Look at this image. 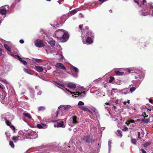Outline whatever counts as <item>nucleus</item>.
<instances>
[{"instance_id":"f257e3e1","label":"nucleus","mask_w":153,"mask_h":153,"mask_svg":"<svg viewBox=\"0 0 153 153\" xmlns=\"http://www.w3.org/2000/svg\"><path fill=\"white\" fill-rule=\"evenodd\" d=\"M64 30L60 29L56 31V34L57 35V38H62L64 40H67L68 38V34L67 33H64Z\"/></svg>"},{"instance_id":"f03ea898","label":"nucleus","mask_w":153,"mask_h":153,"mask_svg":"<svg viewBox=\"0 0 153 153\" xmlns=\"http://www.w3.org/2000/svg\"><path fill=\"white\" fill-rule=\"evenodd\" d=\"M35 46L38 48H42L44 46V41L42 40H36L35 42Z\"/></svg>"},{"instance_id":"7ed1b4c3","label":"nucleus","mask_w":153,"mask_h":153,"mask_svg":"<svg viewBox=\"0 0 153 153\" xmlns=\"http://www.w3.org/2000/svg\"><path fill=\"white\" fill-rule=\"evenodd\" d=\"M86 35L88 36V37H87L86 39V42L89 44L92 43L93 42L92 39L89 36H91L92 37L93 36V34L92 32L91 31H88V32L86 33Z\"/></svg>"},{"instance_id":"20e7f679","label":"nucleus","mask_w":153,"mask_h":153,"mask_svg":"<svg viewBox=\"0 0 153 153\" xmlns=\"http://www.w3.org/2000/svg\"><path fill=\"white\" fill-rule=\"evenodd\" d=\"M62 108V111L65 112L71 109L72 107L70 105H67L65 106L61 105L58 107V108Z\"/></svg>"},{"instance_id":"39448f33","label":"nucleus","mask_w":153,"mask_h":153,"mask_svg":"<svg viewBox=\"0 0 153 153\" xmlns=\"http://www.w3.org/2000/svg\"><path fill=\"white\" fill-rule=\"evenodd\" d=\"M54 127L65 128V125L64 124V122L63 121H61L59 123L54 124Z\"/></svg>"},{"instance_id":"423d86ee","label":"nucleus","mask_w":153,"mask_h":153,"mask_svg":"<svg viewBox=\"0 0 153 153\" xmlns=\"http://www.w3.org/2000/svg\"><path fill=\"white\" fill-rule=\"evenodd\" d=\"M82 140L87 143H90L92 141L90 135H87L82 137Z\"/></svg>"},{"instance_id":"0eeeda50","label":"nucleus","mask_w":153,"mask_h":153,"mask_svg":"<svg viewBox=\"0 0 153 153\" xmlns=\"http://www.w3.org/2000/svg\"><path fill=\"white\" fill-rule=\"evenodd\" d=\"M56 66L57 68H60L64 70L65 71H66L67 69L63 64L62 63H58L56 65Z\"/></svg>"},{"instance_id":"6e6552de","label":"nucleus","mask_w":153,"mask_h":153,"mask_svg":"<svg viewBox=\"0 0 153 153\" xmlns=\"http://www.w3.org/2000/svg\"><path fill=\"white\" fill-rule=\"evenodd\" d=\"M7 12V10L5 7H2L0 8V14L3 15L5 14Z\"/></svg>"},{"instance_id":"1a4fd4ad","label":"nucleus","mask_w":153,"mask_h":153,"mask_svg":"<svg viewBox=\"0 0 153 153\" xmlns=\"http://www.w3.org/2000/svg\"><path fill=\"white\" fill-rule=\"evenodd\" d=\"M79 108L81 110H83L84 111H87L91 114H92V111L87 108L84 106H79Z\"/></svg>"},{"instance_id":"9d476101","label":"nucleus","mask_w":153,"mask_h":153,"mask_svg":"<svg viewBox=\"0 0 153 153\" xmlns=\"http://www.w3.org/2000/svg\"><path fill=\"white\" fill-rule=\"evenodd\" d=\"M71 119L72 120V123L73 124H76L78 123L77 120V117L76 116H74L72 117Z\"/></svg>"},{"instance_id":"9b49d317","label":"nucleus","mask_w":153,"mask_h":153,"mask_svg":"<svg viewBox=\"0 0 153 153\" xmlns=\"http://www.w3.org/2000/svg\"><path fill=\"white\" fill-rule=\"evenodd\" d=\"M67 87L69 88L75 89L76 88V86L75 84L71 83H69L68 84Z\"/></svg>"},{"instance_id":"f8f14e48","label":"nucleus","mask_w":153,"mask_h":153,"mask_svg":"<svg viewBox=\"0 0 153 153\" xmlns=\"http://www.w3.org/2000/svg\"><path fill=\"white\" fill-rule=\"evenodd\" d=\"M36 70L39 72H42L43 71L44 68L39 66H35Z\"/></svg>"},{"instance_id":"ddd939ff","label":"nucleus","mask_w":153,"mask_h":153,"mask_svg":"<svg viewBox=\"0 0 153 153\" xmlns=\"http://www.w3.org/2000/svg\"><path fill=\"white\" fill-rule=\"evenodd\" d=\"M37 126L40 129L45 128H46V125L43 124H42V125L39 124H38L37 125Z\"/></svg>"},{"instance_id":"4468645a","label":"nucleus","mask_w":153,"mask_h":153,"mask_svg":"<svg viewBox=\"0 0 153 153\" xmlns=\"http://www.w3.org/2000/svg\"><path fill=\"white\" fill-rule=\"evenodd\" d=\"M23 114L25 117H27L29 119H32L31 115L28 113L24 112L23 113Z\"/></svg>"},{"instance_id":"2eb2a0df","label":"nucleus","mask_w":153,"mask_h":153,"mask_svg":"<svg viewBox=\"0 0 153 153\" xmlns=\"http://www.w3.org/2000/svg\"><path fill=\"white\" fill-rule=\"evenodd\" d=\"M48 43L52 47L54 46L55 44V41L53 40H51L48 42Z\"/></svg>"},{"instance_id":"dca6fc26","label":"nucleus","mask_w":153,"mask_h":153,"mask_svg":"<svg viewBox=\"0 0 153 153\" xmlns=\"http://www.w3.org/2000/svg\"><path fill=\"white\" fill-rule=\"evenodd\" d=\"M65 89L67 91L69 92L71 94H73L74 95H79V92L76 91L75 93L74 92H71V91H70V90H69L67 88H66Z\"/></svg>"},{"instance_id":"f3484780","label":"nucleus","mask_w":153,"mask_h":153,"mask_svg":"<svg viewBox=\"0 0 153 153\" xmlns=\"http://www.w3.org/2000/svg\"><path fill=\"white\" fill-rule=\"evenodd\" d=\"M115 73L118 76H122L123 75L124 73L123 72H120L118 71H115Z\"/></svg>"},{"instance_id":"a211bd4d","label":"nucleus","mask_w":153,"mask_h":153,"mask_svg":"<svg viewBox=\"0 0 153 153\" xmlns=\"http://www.w3.org/2000/svg\"><path fill=\"white\" fill-rule=\"evenodd\" d=\"M4 46L5 48L8 51L10 52L11 49L10 47L7 44H5L4 45Z\"/></svg>"},{"instance_id":"6ab92c4d","label":"nucleus","mask_w":153,"mask_h":153,"mask_svg":"<svg viewBox=\"0 0 153 153\" xmlns=\"http://www.w3.org/2000/svg\"><path fill=\"white\" fill-rule=\"evenodd\" d=\"M114 82L116 84L118 85H120L121 84V81L118 79H115L114 81Z\"/></svg>"},{"instance_id":"aec40b11","label":"nucleus","mask_w":153,"mask_h":153,"mask_svg":"<svg viewBox=\"0 0 153 153\" xmlns=\"http://www.w3.org/2000/svg\"><path fill=\"white\" fill-rule=\"evenodd\" d=\"M110 79L108 81V82L110 83H113V82L115 80V78L114 77L111 76L109 77Z\"/></svg>"},{"instance_id":"412c9836","label":"nucleus","mask_w":153,"mask_h":153,"mask_svg":"<svg viewBox=\"0 0 153 153\" xmlns=\"http://www.w3.org/2000/svg\"><path fill=\"white\" fill-rule=\"evenodd\" d=\"M6 93L5 92L2 93L1 96H0L1 99L2 100H4L5 97H6Z\"/></svg>"},{"instance_id":"4be33fe9","label":"nucleus","mask_w":153,"mask_h":153,"mask_svg":"<svg viewBox=\"0 0 153 153\" xmlns=\"http://www.w3.org/2000/svg\"><path fill=\"white\" fill-rule=\"evenodd\" d=\"M5 123L8 126H10L11 125V123L9 120H5Z\"/></svg>"},{"instance_id":"5701e85b","label":"nucleus","mask_w":153,"mask_h":153,"mask_svg":"<svg viewBox=\"0 0 153 153\" xmlns=\"http://www.w3.org/2000/svg\"><path fill=\"white\" fill-rule=\"evenodd\" d=\"M45 109V108L44 107L42 106H40L38 108V111H43Z\"/></svg>"},{"instance_id":"b1692460","label":"nucleus","mask_w":153,"mask_h":153,"mask_svg":"<svg viewBox=\"0 0 153 153\" xmlns=\"http://www.w3.org/2000/svg\"><path fill=\"white\" fill-rule=\"evenodd\" d=\"M23 71L25 72H26V73L28 74H29L30 75L32 74L26 68H24L23 69Z\"/></svg>"},{"instance_id":"393cba45","label":"nucleus","mask_w":153,"mask_h":153,"mask_svg":"<svg viewBox=\"0 0 153 153\" xmlns=\"http://www.w3.org/2000/svg\"><path fill=\"white\" fill-rule=\"evenodd\" d=\"M117 132L119 134L118 135V136L120 137H121L123 136V135L122 133V131H121L120 130H117Z\"/></svg>"},{"instance_id":"a878e982","label":"nucleus","mask_w":153,"mask_h":153,"mask_svg":"<svg viewBox=\"0 0 153 153\" xmlns=\"http://www.w3.org/2000/svg\"><path fill=\"white\" fill-rule=\"evenodd\" d=\"M24 65H27V62L24 60H22V58L21 59H20L19 60Z\"/></svg>"},{"instance_id":"bb28decb","label":"nucleus","mask_w":153,"mask_h":153,"mask_svg":"<svg viewBox=\"0 0 153 153\" xmlns=\"http://www.w3.org/2000/svg\"><path fill=\"white\" fill-rule=\"evenodd\" d=\"M12 139L15 143L17 142L18 140L17 137H15V136H13L12 138Z\"/></svg>"},{"instance_id":"cd10ccee","label":"nucleus","mask_w":153,"mask_h":153,"mask_svg":"<svg viewBox=\"0 0 153 153\" xmlns=\"http://www.w3.org/2000/svg\"><path fill=\"white\" fill-rule=\"evenodd\" d=\"M151 144V143L150 142H149L144 143L143 145V146L144 147H147V146L150 145Z\"/></svg>"},{"instance_id":"c85d7f7f","label":"nucleus","mask_w":153,"mask_h":153,"mask_svg":"<svg viewBox=\"0 0 153 153\" xmlns=\"http://www.w3.org/2000/svg\"><path fill=\"white\" fill-rule=\"evenodd\" d=\"M77 12V10L76 9H75L73 10H71L70 11V13L71 15H73L75 14Z\"/></svg>"},{"instance_id":"c756f323","label":"nucleus","mask_w":153,"mask_h":153,"mask_svg":"<svg viewBox=\"0 0 153 153\" xmlns=\"http://www.w3.org/2000/svg\"><path fill=\"white\" fill-rule=\"evenodd\" d=\"M131 142L134 144L136 145V144L137 141L135 139H131Z\"/></svg>"},{"instance_id":"7c9ffc66","label":"nucleus","mask_w":153,"mask_h":153,"mask_svg":"<svg viewBox=\"0 0 153 153\" xmlns=\"http://www.w3.org/2000/svg\"><path fill=\"white\" fill-rule=\"evenodd\" d=\"M14 57L16 58V59H19V60H20V59H22V58H21L20 56H19L18 55H15V56H14Z\"/></svg>"},{"instance_id":"2f4dec72","label":"nucleus","mask_w":153,"mask_h":153,"mask_svg":"<svg viewBox=\"0 0 153 153\" xmlns=\"http://www.w3.org/2000/svg\"><path fill=\"white\" fill-rule=\"evenodd\" d=\"M5 134L6 135V137L7 138H9L10 137V133H9L8 132H5Z\"/></svg>"},{"instance_id":"473e14b6","label":"nucleus","mask_w":153,"mask_h":153,"mask_svg":"<svg viewBox=\"0 0 153 153\" xmlns=\"http://www.w3.org/2000/svg\"><path fill=\"white\" fill-rule=\"evenodd\" d=\"M9 144L10 146H11V147L14 148V144L13 142H12V141H10Z\"/></svg>"},{"instance_id":"72a5a7b5","label":"nucleus","mask_w":153,"mask_h":153,"mask_svg":"<svg viewBox=\"0 0 153 153\" xmlns=\"http://www.w3.org/2000/svg\"><path fill=\"white\" fill-rule=\"evenodd\" d=\"M34 61H35L38 62H42V60L41 59H34Z\"/></svg>"},{"instance_id":"f704fd0d","label":"nucleus","mask_w":153,"mask_h":153,"mask_svg":"<svg viewBox=\"0 0 153 153\" xmlns=\"http://www.w3.org/2000/svg\"><path fill=\"white\" fill-rule=\"evenodd\" d=\"M9 127L11 128L13 130L14 132H15L16 128L14 126H13V125H11Z\"/></svg>"},{"instance_id":"c9c22d12","label":"nucleus","mask_w":153,"mask_h":153,"mask_svg":"<svg viewBox=\"0 0 153 153\" xmlns=\"http://www.w3.org/2000/svg\"><path fill=\"white\" fill-rule=\"evenodd\" d=\"M147 1L146 0H142V4L143 5H147Z\"/></svg>"},{"instance_id":"e433bc0d","label":"nucleus","mask_w":153,"mask_h":153,"mask_svg":"<svg viewBox=\"0 0 153 153\" xmlns=\"http://www.w3.org/2000/svg\"><path fill=\"white\" fill-rule=\"evenodd\" d=\"M136 89V88L135 87H132L130 88V91L131 92H132L134 91Z\"/></svg>"},{"instance_id":"4c0bfd02","label":"nucleus","mask_w":153,"mask_h":153,"mask_svg":"<svg viewBox=\"0 0 153 153\" xmlns=\"http://www.w3.org/2000/svg\"><path fill=\"white\" fill-rule=\"evenodd\" d=\"M84 105V103L83 102L81 101H79L78 103V105Z\"/></svg>"},{"instance_id":"58836bf2","label":"nucleus","mask_w":153,"mask_h":153,"mask_svg":"<svg viewBox=\"0 0 153 153\" xmlns=\"http://www.w3.org/2000/svg\"><path fill=\"white\" fill-rule=\"evenodd\" d=\"M73 68L74 70V71H75V72L77 73L78 72V71H79L75 67L73 66Z\"/></svg>"},{"instance_id":"ea45409f","label":"nucleus","mask_w":153,"mask_h":153,"mask_svg":"<svg viewBox=\"0 0 153 153\" xmlns=\"http://www.w3.org/2000/svg\"><path fill=\"white\" fill-rule=\"evenodd\" d=\"M142 121L145 123H147L149 122V121L148 119H142Z\"/></svg>"},{"instance_id":"a19ab883","label":"nucleus","mask_w":153,"mask_h":153,"mask_svg":"<svg viewBox=\"0 0 153 153\" xmlns=\"http://www.w3.org/2000/svg\"><path fill=\"white\" fill-rule=\"evenodd\" d=\"M56 83L57 85H59V86H60L61 87H62V88H65V85H63V84H61V83H58V82H56Z\"/></svg>"},{"instance_id":"79ce46f5","label":"nucleus","mask_w":153,"mask_h":153,"mask_svg":"<svg viewBox=\"0 0 153 153\" xmlns=\"http://www.w3.org/2000/svg\"><path fill=\"white\" fill-rule=\"evenodd\" d=\"M134 120H128V124H130L131 123H134Z\"/></svg>"},{"instance_id":"37998d69","label":"nucleus","mask_w":153,"mask_h":153,"mask_svg":"<svg viewBox=\"0 0 153 153\" xmlns=\"http://www.w3.org/2000/svg\"><path fill=\"white\" fill-rule=\"evenodd\" d=\"M142 115L143 117H144V118L145 117H148V115L146 114L145 112L143 113Z\"/></svg>"},{"instance_id":"c03bdc74","label":"nucleus","mask_w":153,"mask_h":153,"mask_svg":"<svg viewBox=\"0 0 153 153\" xmlns=\"http://www.w3.org/2000/svg\"><path fill=\"white\" fill-rule=\"evenodd\" d=\"M128 129V128L127 127H125L124 128L122 129V130L124 131H126Z\"/></svg>"},{"instance_id":"a18cd8bd","label":"nucleus","mask_w":153,"mask_h":153,"mask_svg":"<svg viewBox=\"0 0 153 153\" xmlns=\"http://www.w3.org/2000/svg\"><path fill=\"white\" fill-rule=\"evenodd\" d=\"M127 103H130V100H128L127 101H124L123 102V103L124 105H126Z\"/></svg>"},{"instance_id":"49530a36","label":"nucleus","mask_w":153,"mask_h":153,"mask_svg":"<svg viewBox=\"0 0 153 153\" xmlns=\"http://www.w3.org/2000/svg\"><path fill=\"white\" fill-rule=\"evenodd\" d=\"M0 88L3 90L4 89V86H3V85L0 83Z\"/></svg>"},{"instance_id":"de8ad7c7","label":"nucleus","mask_w":153,"mask_h":153,"mask_svg":"<svg viewBox=\"0 0 153 153\" xmlns=\"http://www.w3.org/2000/svg\"><path fill=\"white\" fill-rule=\"evenodd\" d=\"M139 76L138 75H137V76H135V79L136 80H138L139 78Z\"/></svg>"},{"instance_id":"09e8293b","label":"nucleus","mask_w":153,"mask_h":153,"mask_svg":"<svg viewBox=\"0 0 153 153\" xmlns=\"http://www.w3.org/2000/svg\"><path fill=\"white\" fill-rule=\"evenodd\" d=\"M141 151L143 153H147L146 151L143 149H141Z\"/></svg>"},{"instance_id":"8fccbe9b","label":"nucleus","mask_w":153,"mask_h":153,"mask_svg":"<svg viewBox=\"0 0 153 153\" xmlns=\"http://www.w3.org/2000/svg\"><path fill=\"white\" fill-rule=\"evenodd\" d=\"M149 102L150 103H152L153 102V100L152 99H150L149 100Z\"/></svg>"},{"instance_id":"3c124183","label":"nucleus","mask_w":153,"mask_h":153,"mask_svg":"<svg viewBox=\"0 0 153 153\" xmlns=\"http://www.w3.org/2000/svg\"><path fill=\"white\" fill-rule=\"evenodd\" d=\"M19 42L21 44H23L24 42V41L22 39H20L19 40Z\"/></svg>"},{"instance_id":"603ef678","label":"nucleus","mask_w":153,"mask_h":153,"mask_svg":"<svg viewBox=\"0 0 153 153\" xmlns=\"http://www.w3.org/2000/svg\"><path fill=\"white\" fill-rule=\"evenodd\" d=\"M79 28L81 30H82V25H79Z\"/></svg>"},{"instance_id":"864d4df0","label":"nucleus","mask_w":153,"mask_h":153,"mask_svg":"<svg viewBox=\"0 0 153 153\" xmlns=\"http://www.w3.org/2000/svg\"><path fill=\"white\" fill-rule=\"evenodd\" d=\"M88 26H86L85 28L83 29V30H87L88 29Z\"/></svg>"},{"instance_id":"5fc2aeb1","label":"nucleus","mask_w":153,"mask_h":153,"mask_svg":"<svg viewBox=\"0 0 153 153\" xmlns=\"http://www.w3.org/2000/svg\"><path fill=\"white\" fill-rule=\"evenodd\" d=\"M15 137H17L18 140L21 139V137L19 135H17L16 136H15Z\"/></svg>"},{"instance_id":"6e6d98bb","label":"nucleus","mask_w":153,"mask_h":153,"mask_svg":"<svg viewBox=\"0 0 153 153\" xmlns=\"http://www.w3.org/2000/svg\"><path fill=\"white\" fill-rule=\"evenodd\" d=\"M140 132H138V138L139 139H140L141 137H140Z\"/></svg>"},{"instance_id":"4d7b16f0","label":"nucleus","mask_w":153,"mask_h":153,"mask_svg":"<svg viewBox=\"0 0 153 153\" xmlns=\"http://www.w3.org/2000/svg\"><path fill=\"white\" fill-rule=\"evenodd\" d=\"M126 71L128 73H131V70L129 69H127Z\"/></svg>"},{"instance_id":"13d9d810","label":"nucleus","mask_w":153,"mask_h":153,"mask_svg":"<svg viewBox=\"0 0 153 153\" xmlns=\"http://www.w3.org/2000/svg\"><path fill=\"white\" fill-rule=\"evenodd\" d=\"M134 1L135 3H137L138 5H139V1H137L136 0H134Z\"/></svg>"},{"instance_id":"bf43d9fd","label":"nucleus","mask_w":153,"mask_h":153,"mask_svg":"<svg viewBox=\"0 0 153 153\" xmlns=\"http://www.w3.org/2000/svg\"><path fill=\"white\" fill-rule=\"evenodd\" d=\"M59 113V111H57L56 112V117H58V114Z\"/></svg>"},{"instance_id":"052dcab7","label":"nucleus","mask_w":153,"mask_h":153,"mask_svg":"<svg viewBox=\"0 0 153 153\" xmlns=\"http://www.w3.org/2000/svg\"><path fill=\"white\" fill-rule=\"evenodd\" d=\"M1 81L5 83H7V82L5 79H4L3 80H1Z\"/></svg>"},{"instance_id":"680f3d73","label":"nucleus","mask_w":153,"mask_h":153,"mask_svg":"<svg viewBox=\"0 0 153 153\" xmlns=\"http://www.w3.org/2000/svg\"><path fill=\"white\" fill-rule=\"evenodd\" d=\"M59 120H52V121L53 123H54V122H57Z\"/></svg>"},{"instance_id":"e2e57ef3","label":"nucleus","mask_w":153,"mask_h":153,"mask_svg":"<svg viewBox=\"0 0 153 153\" xmlns=\"http://www.w3.org/2000/svg\"><path fill=\"white\" fill-rule=\"evenodd\" d=\"M105 0H98V1L100 2H103L105 1Z\"/></svg>"},{"instance_id":"0e129e2a","label":"nucleus","mask_w":153,"mask_h":153,"mask_svg":"<svg viewBox=\"0 0 153 153\" xmlns=\"http://www.w3.org/2000/svg\"><path fill=\"white\" fill-rule=\"evenodd\" d=\"M117 90V89H116V88H112L111 91V94H112V92L113 90Z\"/></svg>"},{"instance_id":"69168bd1","label":"nucleus","mask_w":153,"mask_h":153,"mask_svg":"<svg viewBox=\"0 0 153 153\" xmlns=\"http://www.w3.org/2000/svg\"><path fill=\"white\" fill-rule=\"evenodd\" d=\"M2 55V51L1 49H0V56H1Z\"/></svg>"},{"instance_id":"338daca9","label":"nucleus","mask_w":153,"mask_h":153,"mask_svg":"<svg viewBox=\"0 0 153 153\" xmlns=\"http://www.w3.org/2000/svg\"><path fill=\"white\" fill-rule=\"evenodd\" d=\"M126 124L127 125V126H128V125L130 124H128V120L127 121V122H126Z\"/></svg>"},{"instance_id":"774afa93","label":"nucleus","mask_w":153,"mask_h":153,"mask_svg":"<svg viewBox=\"0 0 153 153\" xmlns=\"http://www.w3.org/2000/svg\"><path fill=\"white\" fill-rule=\"evenodd\" d=\"M143 45H144V47H146V43H143Z\"/></svg>"}]
</instances>
